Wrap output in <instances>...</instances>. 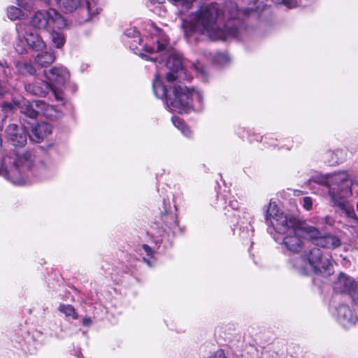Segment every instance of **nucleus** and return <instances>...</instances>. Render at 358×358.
<instances>
[{
	"instance_id": "79ce46f5",
	"label": "nucleus",
	"mask_w": 358,
	"mask_h": 358,
	"mask_svg": "<svg viewBox=\"0 0 358 358\" xmlns=\"http://www.w3.org/2000/svg\"><path fill=\"white\" fill-rule=\"evenodd\" d=\"M141 57H142V58L145 59L147 60H151V61H153V62L157 61V58L152 57L144 55V54H142Z\"/></svg>"
},
{
	"instance_id": "a211bd4d",
	"label": "nucleus",
	"mask_w": 358,
	"mask_h": 358,
	"mask_svg": "<svg viewBox=\"0 0 358 358\" xmlns=\"http://www.w3.org/2000/svg\"><path fill=\"white\" fill-rule=\"evenodd\" d=\"M157 32L159 36L156 39V43L153 45L146 44L144 50L149 53L160 52L163 55L168 50L169 40L162 30L159 29Z\"/></svg>"
},
{
	"instance_id": "4468645a",
	"label": "nucleus",
	"mask_w": 358,
	"mask_h": 358,
	"mask_svg": "<svg viewBox=\"0 0 358 358\" xmlns=\"http://www.w3.org/2000/svg\"><path fill=\"white\" fill-rule=\"evenodd\" d=\"M6 134L15 146H23L27 143V132L23 128L15 124H10L7 127Z\"/></svg>"
},
{
	"instance_id": "5701e85b",
	"label": "nucleus",
	"mask_w": 358,
	"mask_h": 358,
	"mask_svg": "<svg viewBox=\"0 0 358 358\" xmlns=\"http://www.w3.org/2000/svg\"><path fill=\"white\" fill-rule=\"evenodd\" d=\"M58 6L66 13H71L80 5L79 0H56Z\"/></svg>"
},
{
	"instance_id": "7c9ffc66",
	"label": "nucleus",
	"mask_w": 358,
	"mask_h": 358,
	"mask_svg": "<svg viewBox=\"0 0 358 358\" xmlns=\"http://www.w3.org/2000/svg\"><path fill=\"white\" fill-rule=\"evenodd\" d=\"M125 35L129 38H136L134 40L135 42H138L139 43L142 41L141 38L139 37V34L138 31L135 28H131L125 31Z\"/></svg>"
},
{
	"instance_id": "ddd939ff",
	"label": "nucleus",
	"mask_w": 358,
	"mask_h": 358,
	"mask_svg": "<svg viewBox=\"0 0 358 358\" xmlns=\"http://www.w3.org/2000/svg\"><path fill=\"white\" fill-rule=\"evenodd\" d=\"M333 289L335 292L348 294L355 302L358 299L357 282L344 273H340L334 280Z\"/></svg>"
},
{
	"instance_id": "bb28decb",
	"label": "nucleus",
	"mask_w": 358,
	"mask_h": 358,
	"mask_svg": "<svg viewBox=\"0 0 358 358\" xmlns=\"http://www.w3.org/2000/svg\"><path fill=\"white\" fill-rule=\"evenodd\" d=\"M52 41L57 48H62L65 43V37L63 34L57 31H52L51 34Z\"/></svg>"
},
{
	"instance_id": "6ab92c4d",
	"label": "nucleus",
	"mask_w": 358,
	"mask_h": 358,
	"mask_svg": "<svg viewBox=\"0 0 358 358\" xmlns=\"http://www.w3.org/2000/svg\"><path fill=\"white\" fill-rule=\"evenodd\" d=\"M27 92L40 96H45L51 90L50 85L45 81L39 80L25 85Z\"/></svg>"
},
{
	"instance_id": "c03bdc74",
	"label": "nucleus",
	"mask_w": 358,
	"mask_h": 358,
	"mask_svg": "<svg viewBox=\"0 0 358 358\" xmlns=\"http://www.w3.org/2000/svg\"><path fill=\"white\" fill-rule=\"evenodd\" d=\"M5 92L4 87L0 83V95H2Z\"/></svg>"
},
{
	"instance_id": "7ed1b4c3",
	"label": "nucleus",
	"mask_w": 358,
	"mask_h": 358,
	"mask_svg": "<svg viewBox=\"0 0 358 358\" xmlns=\"http://www.w3.org/2000/svg\"><path fill=\"white\" fill-rule=\"evenodd\" d=\"M312 182L329 187V194L332 205L341 208L348 217H355L354 210L345 202V199L352 195V181L348 173L338 172L328 176H314L308 180L310 185Z\"/></svg>"
},
{
	"instance_id": "9b49d317",
	"label": "nucleus",
	"mask_w": 358,
	"mask_h": 358,
	"mask_svg": "<svg viewBox=\"0 0 358 358\" xmlns=\"http://www.w3.org/2000/svg\"><path fill=\"white\" fill-rule=\"evenodd\" d=\"M303 229L316 245L327 249H335L341 245L340 238L335 235L330 234L322 235L317 228L310 225L303 227Z\"/></svg>"
},
{
	"instance_id": "2eb2a0df",
	"label": "nucleus",
	"mask_w": 358,
	"mask_h": 358,
	"mask_svg": "<svg viewBox=\"0 0 358 358\" xmlns=\"http://www.w3.org/2000/svg\"><path fill=\"white\" fill-rule=\"evenodd\" d=\"M337 320L346 329L355 326L357 317L352 310L346 305H341L337 308Z\"/></svg>"
},
{
	"instance_id": "dca6fc26",
	"label": "nucleus",
	"mask_w": 358,
	"mask_h": 358,
	"mask_svg": "<svg viewBox=\"0 0 358 358\" xmlns=\"http://www.w3.org/2000/svg\"><path fill=\"white\" fill-rule=\"evenodd\" d=\"M300 236L308 238L306 233L300 231L299 234L287 233L283 238V243L288 250L292 252H299L303 248V241Z\"/></svg>"
},
{
	"instance_id": "a18cd8bd",
	"label": "nucleus",
	"mask_w": 358,
	"mask_h": 358,
	"mask_svg": "<svg viewBox=\"0 0 358 358\" xmlns=\"http://www.w3.org/2000/svg\"><path fill=\"white\" fill-rule=\"evenodd\" d=\"M325 219H326V222H327V224H331V222L329 221V217H327Z\"/></svg>"
},
{
	"instance_id": "ea45409f",
	"label": "nucleus",
	"mask_w": 358,
	"mask_h": 358,
	"mask_svg": "<svg viewBox=\"0 0 358 358\" xmlns=\"http://www.w3.org/2000/svg\"><path fill=\"white\" fill-rule=\"evenodd\" d=\"M82 323L84 326H90L92 324L90 317H85L83 319Z\"/></svg>"
},
{
	"instance_id": "0eeeda50",
	"label": "nucleus",
	"mask_w": 358,
	"mask_h": 358,
	"mask_svg": "<svg viewBox=\"0 0 358 358\" xmlns=\"http://www.w3.org/2000/svg\"><path fill=\"white\" fill-rule=\"evenodd\" d=\"M17 33V41L15 48L19 54H24L26 52L24 41L27 46L36 52L46 50V44L42 37L36 30L31 29L29 25L24 23H18L16 25Z\"/></svg>"
},
{
	"instance_id": "58836bf2",
	"label": "nucleus",
	"mask_w": 358,
	"mask_h": 358,
	"mask_svg": "<svg viewBox=\"0 0 358 358\" xmlns=\"http://www.w3.org/2000/svg\"><path fill=\"white\" fill-rule=\"evenodd\" d=\"M0 66L4 69L3 72L6 76H8L10 73V69L6 62H0Z\"/></svg>"
},
{
	"instance_id": "f8f14e48",
	"label": "nucleus",
	"mask_w": 358,
	"mask_h": 358,
	"mask_svg": "<svg viewBox=\"0 0 358 358\" xmlns=\"http://www.w3.org/2000/svg\"><path fill=\"white\" fill-rule=\"evenodd\" d=\"M151 228L153 230H156V232H152V234L157 237L162 236L164 233L169 234L172 232L175 234L180 231L176 214L167 211L161 214Z\"/></svg>"
},
{
	"instance_id": "4c0bfd02",
	"label": "nucleus",
	"mask_w": 358,
	"mask_h": 358,
	"mask_svg": "<svg viewBox=\"0 0 358 358\" xmlns=\"http://www.w3.org/2000/svg\"><path fill=\"white\" fill-rule=\"evenodd\" d=\"M30 1L31 0H17L18 5L25 10H28L31 8L29 4Z\"/></svg>"
},
{
	"instance_id": "b1692460",
	"label": "nucleus",
	"mask_w": 358,
	"mask_h": 358,
	"mask_svg": "<svg viewBox=\"0 0 358 358\" xmlns=\"http://www.w3.org/2000/svg\"><path fill=\"white\" fill-rule=\"evenodd\" d=\"M15 66L21 74L33 76L36 73V69L31 64L19 61L16 62Z\"/></svg>"
},
{
	"instance_id": "473e14b6",
	"label": "nucleus",
	"mask_w": 358,
	"mask_h": 358,
	"mask_svg": "<svg viewBox=\"0 0 358 358\" xmlns=\"http://www.w3.org/2000/svg\"><path fill=\"white\" fill-rule=\"evenodd\" d=\"M302 205H303V207L306 210H311L312 207H313V200H312L311 197H310V196L303 197L302 199Z\"/></svg>"
},
{
	"instance_id": "1a4fd4ad",
	"label": "nucleus",
	"mask_w": 358,
	"mask_h": 358,
	"mask_svg": "<svg viewBox=\"0 0 358 358\" xmlns=\"http://www.w3.org/2000/svg\"><path fill=\"white\" fill-rule=\"evenodd\" d=\"M37 100L31 102L24 98L14 99L12 102H3L0 104V131L3 129V122L7 117L8 112L18 108L20 113L32 119L36 118L39 114V110L36 106Z\"/></svg>"
},
{
	"instance_id": "f257e3e1",
	"label": "nucleus",
	"mask_w": 358,
	"mask_h": 358,
	"mask_svg": "<svg viewBox=\"0 0 358 358\" xmlns=\"http://www.w3.org/2000/svg\"><path fill=\"white\" fill-rule=\"evenodd\" d=\"M239 13L234 1L226 2L222 6L211 3L192 13L189 19H182L181 27L187 37L196 33L213 41H225L240 34L242 23L238 19Z\"/></svg>"
},
{
	"instance_id": "49530a36",
	"label": "nucleus",
	"mask_w": 358,
	"mask_h": 358,
	"mask_svg": "<svg viewBox=\"0 0 358 358\" xmlns=\"http://www.w3.org/2000/svg\"><path fill=\"white\" fill-rule=\"evenodd\" d=\"M79 358V357H78Z\"/></svg>"
},
{
	"instance_id": "f3484780",
	"label": "nucleus",
	"mask_w": 358,
	"mask_h": 358,
	"mask_svg": "<svg viewBox=\"0 0 358 358\" xmlns=\"http://www.w3.org/2000/svg\"><path fill=\"white\" fill-rule=\"evenodd\" d=\"M51 133V125L46 122H42L32 127L31 132L29 134V136L31 141L40 143Z\"/></svg>"
},
{
	"instance_id": "2f4dec72",
	"label": "nucleus",
	"mask_w": 358,
	"mask_h": 358,
	"mask_svg": "<svg viewBox=\"0 0 358 358\" xmlns=\"http://www.w3.org/2000/svg\"><path fill=\"white\" fill-rule=\"evenodd\" d=\"M215 62L220 65H224L225 63H227L229 61V57L225 53H218L215 56Z\"/></svg>"
},
{
	"instance_id": "412c9836",
	"label": "nucleus",
	"mask_w": 358,
	"mask_h": 358,
	"mask_svg": "<svg viewBox=\"0 0 358 358\" xmlns=\"http://www.w3.org/2000/svg\"><path fill=\"white\" fill-rule=\"evenodd\" d=\"M39 52L34 58V62L37 65L41 67H46L54 62L55 57L52 52L45 50Z\"/></svg>"
},
{
	"instance_id": "37998d69",
	"label": "nucleus",
	"mask_w": 358,
	"mask_h": 358,
	"mask_svg": "<svg viewBox=\"0 0 358 358\" xmlns=\"http://www.w3.org/2000/svg\"><path fill=\"white\" fill-rule=\"evenodd\" d=\"M143 261L145 262L149 266H151L152 265V262L145 257L143 258Z\"/></svg>"
},
{
	"instance_id": "c9c22d12",
	"label": "nucleus",
	"mask_w": 358,
	"mask_h": 358,
	"mask_svg": "<svg viewBox=\"0 0 358 358\" xmlns=\"http://www.w3.org/2000/svg\"><path fill=\"white\" fill-rule=\"evenodd\" d=\"M208 358H227L223 350L220 349L210 355Z\"/></svg>"
},
{
	"instance_id": "6e6552de",
	"label": "nucleus",
	"mask_w": 358,
	"mask_h": 358,
	"mask_svg": "<svg viewBox=\"0 0 358 358\" xmlns=\"http://www.w3.org/2000/svg\"><path fill=\"white\" fill-rule=\"evenodd\" d=\"M43 73L48 80V83L50 85L55 99L64 104V90L70 78V73L67 69L62 66H54L49 70H45Z\"/></svg>"
},
{
	"instance_id": "e433bc0d",
	"label": "nucleus",
	"mask_w": 358,
	"mask_h": 358,
	"mask_svg": "<svg viewBox=\"0 0 358 358\" xmlns=\"http://www.w3.org/2000/svg\"><path fill=\"white\" fill-rule=\"evenodd\" d=\"M142 248L144 250V252L146 253L147 256L153 258L155 252L154 250L148 245L143 244L142 245Z\"/></svg>"
},
{
	"instance_id": "c756f323",
	"label": "nucleus",
	"mask_w": 358,
	"mask_h": 358,
	"mask_svg": "<svg viewBox=\"0 0 358 358\" xmlns=\"http://www.w3.org/2000/svg\"><path fill=\"white\" fill-rule=\"evenodd\" d=\"M86 8L90 15H94L99 12V8L96 6L94 0H86Z\"/></svg>"
},
{
	"instance_id": "a878e982",
	"label": "nucleus",
	"mask_w": 358,
	"mask_h": 358,
	"mask_svg": "<svg viewBox=\"0 0 358 358\" xmlns=\"http://www.w3.org/2000/svg\"><path fill=\"white\" fill-rule=\"evenodd\" d=\"M59 310L65 314L66 316H71L74 320L78 318V315L75 308L71 305L61 304L59 306Z\"/></svg>"
},
{
	"instance_id": "72a5a7b5",
	"label": "nucleus",
	"mask_w": 358,
	"mask_h": 358,
	"mask_svg": "<svg viewBox=\"0 0 358 358\" xmlns=\"http://www.w3.org/2000/svg\"><path fill=\"white\" fill-rule=\"evenodd\" d=\"M194 70L202 77L205 78L206 72L205 67L200 63H196L193 65Z\"/></svg>"
},
{
	"instance_id": "cd10ccee",
	"label": "nucleus",
	"mask_w": 358,
	"mask_h": 358,
	"mask_svg": "<svg viewBox=\"0 0 358 358\" xmlns=\"http://www.w3.org/2000/svg\"><path fill=\"white\" fill-rule=\"evenodd\" d=\"M7 15L9 19L11 20H15L20 19L24 16L22 10L15 6H10L8 8Z\"/></svg>"
},
{
	"instance_id": "393cba45",
	"label": "nucleus",
	"mask_w": 358,
	"mask_h": 358,
	"mask_svg": "<svg viewBox=\"0 0 358 358\" xmlns=\"http://www.w3.org/2000/svg\"><path fill=\"white\" fill-rule=\"evenodd\" d=\"M170 2L176 4L180 8V12L185 13L192 8L195 0H169Z\"/></svg>"
},
{
	"instance_id": "423d86ee",
	"label": "nucleus",
	"mask_w": 358,
	"mask_h": 358,
	"mask_svg": "<svg viewBox=\"0 0 358 358\" xmlns=\"http://www.w3.org/2000/svg\"><path fill=\"white\" fill-rule=\"evenodd\" d=\"M265 220L266 223L271 224L278 234H286L305 233L303 227L308 226L305 222L297 221L294 217L287 216L280 211L275 203L270 202L266 210Z\"/></svg>"
},
{
	"instance_id": "f03ea898",
	"label": "nucleus",
	"mask_w": 358,
	"mask_h": 358,
	"mask_svg": "<svg viewBox=\"0 0 358 358\" xmlns=\"http://www.w3.org/2000/svg\"><path fill=\"white\" fill-rule=\"evenodd\" d=\"M166 66L169 71L166 76V83H163L157 76L153 80L155 96L159 99L165 98L169 110L180 113L196 107L194 102L201 105L203 101L201 94L190 90L182 83L183 80H190L191 76L184 68L181 57L176 53L171 54L167 59Z\"/></svg>"
},
{
	"instance_id": "aec40b11",
	"label": "nucleus",
	"mask_w": 358,
	"mask_h": 358,
	"mask_svg": "<svg viewBox=\"0 0 358 358\" xmlns=\"http://www.w3.org/2000/svg\"><path fill=\"white\" fill-rule=\"evenodd\" d=\"M36 106L39 110V114L41 113L47 117L57 119L62 116L61 113L57 111L55 106L47 104L43 101H36Z\"/></svg>"
},
{
	"instance_id": "9d476101",
	"label": "nucleus",
	"mask_w": 358,
	"mask_h": 358,
	"mask_svg": "<svg viewBox=\"0 0 358 358\" xmlns=\"http://www.w3.org/2000/svg\"><path fill=\"white\" fill-rule=\"evenodd\" d=\"M32 26L38 29H45L48 25L53 24L56 28L62 29L66 26L64 17L55 9L38 10L31 17Z\"/></svg>"
},
{
	"instance_id": "39448f33",
	"label": "nucleus",
	"mask_w": 358,
	"mask_h": 358,
	"mask_svg": "<svg viewBox=\"0 0 358 358\" xmlns=\"http://www.w3.org/2000/svg\"><path fill=\"white\" fill-rule=\"evenodd\" d=\"M302 263L299 260H293V266L302 273L311 271L315 274L329 275L332 272L331 257L324 254L318 248L313 247L305 250L301 256Z\"/></svg>"
},
{
	"instance_id": "20e7f679",
	"label": "nucleus",
	"mask_w": 358,
	"mask_h": 358,
	"mask_svg": "<svg viewBox=\"0 0 358 358\" xmlns=\"http://www.w3.org/2000/svg\"><path fill=\"white\" fill-rule=\"evenodd\" d=\"M13 156L6 155L1 160L0 176L10 180L13 183L23 185L30 183L29 172H36L34 166V156L29 151L17 152Z\"/></svg>"
},
{
	"instance_id": "c85d7f7f",
	"label": "nucleus",
	"mask_w": 358,
	"mask_h": 358,
	"mask_svg": "<svg viewBox=\"0 0 358 358\" xmlns=\"http://www.w3.org/2000/svg\"><path fill=\"white\" fill-rule=\"evenodd\" d=\"M173 124L178 127L181 131L183 133V134L186 136H190V131L189 128L185 125V122L182 120H181L179 117H174L172 119Z\"/></svg>"
},
{
	"instance_id": "a19ab883",
	"label": "nucleus",
	"mask_w": 358,
	"mask_h": 358,
	"mask_svg": "<svg viewBox=\"0 0 358 358\" xmlns=\"http://www.w3.org/2000/svg\"><path fill=\"white\" fill-rule=\"evenodd\" d=\"M229 206L233 208V209H238L239 206H238V203L236 201H231L229 202Z\"/></svg>"
},
{
	"instance_id": "4be33fe9",
	"label": "nucleus",
	"mask_w": 358,
	"mask_h": 358,
	"mask_svg": "<svg viewBox=\"0 0 358 358\" xmlns=\"http://www.w3.org/2000/svg\"><path fill=\"white\" fill-rule=\"evenodd\" d=\"M344 152L341 150L329 151L325 155V162L329 166L338 164L344 159Z\"/></svg>"
},
{
	"instance_id": "f704fd0d",
	"label": "nucleus",
	"mask_w": 358,
	"mask_h": 358,
	"mask_svg": "<svg viewBox=\"0 0 358 358\" xmlns=\"http://www.w3.org/2000/svg\"><path fill=\"white\" fill-rule=\"evenodd\" d=\"M273 1L278 4H285L290 8L296 4V0H273Z\"/></svg>"
}]
</instances>
